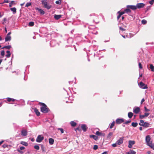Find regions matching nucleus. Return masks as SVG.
<instances>
[{
	"label": "nucleus",
	"mask_w": 154,
	"mask_h": 154,
	"mask_svg": "<svg viewBox=\"0 0 154 154\" xmlns=\"http://www.w3.org/2000/svg\"><path fill=\"white\" fill-rule=\"evenodd\" d=\"M90 138H92L95 140H97L98 139V137L97 136L94 135H90L89 136Z\"/></svg>",
	"instance_id": "obj_16"
},
{
	"label": "nucleus",
	"mask_w": 154,
	"mask_h": 154,
	"mask_svg": "<svg viewBox=\"0 0 154 154\" xmlns=\"http://www.w3.org/2000/svg\"><path fill=\"white\" fill-rule=\"evenodd\" d=\"M32 111H33L35 113L37 116H40V112H39L38 110L36 108H33L32 109Z\"/></svg>",
	"instance_id": "obj_14"
},
{
	"label": "nucleus",
	"mask_w": 154,
	"mask_h": 154,
	"mask_svg": "<svg viewBox=\"0 0 154 154\" xmlns=\"http://www.w3.org/2000/svg\"><path fill=\"white\" fill-rule=\"evenodd\" d=\"M81 128L82 130L84 132H85L86 131L87 129H88V127H87L86 125L85 124L82 125L81 126Z\"/></svg>",
	"instance_id": "obj_15"
},
{
	"label": "nucleus",
	"mask_w": 154,
	"mask_h": 154,
	"mask_svg": "<svg viewBox=\"0 0 154 154\" xmlns=\"http://www.w3.org/2000/svg\"><path fill=\"white\" fill-rule=\"evenodd\" d=\"M57 130H60L61 131V133L63 134L64 133V131L63 128H58Z\"/></svg>",
	"instance_id": "obj_38"
},
{
	"label": "nucleus",
	"mask_w": 154,
	"mask_h": 154,
	"mask_svg": "<svg viewBox=\"0 0 154 154\" xmlns=\"http://www.w3.org/2000/svg\"><path fill=\"white\" fill-rule=\"evenodd\" d=\"M135 143V141L134 140H129L128 141V147L129 148H131L132 146V145H134Z\"/></svg>",
	"instance_id": "obj_9"
},
{
	"label": "nucleus",
	"mask_w": 154,
	"mask_h": 154,
	"mask_svg": "<svg viewBox=\"0 0 154 154\" xmlns=\"http://www.w3.org/2000/svg\"><path fill=\"white\" fill-rule=\"evenodd\" d=\"M138 124L137 122H133L132 123L131 125L133 127H135L137 126Z\"/></svg>",
	"instance_id": "obj_30"
},
{
	"label": "nucleus",
	"mask_w": 154,
	"mask_h": 154,
	"mask_svg": "<svg viewBox=\"0 0 154 154\" xmlns=\"http://www.w3.org/2000/svg\"><path fill=\"white\" fill-rule=\"evenodd\" d=\"M148 146L154 150V144H152V143H151Z\"/></svg>",
	"instance_id": "obj_33"
},
{
	"label": "nucleus",
	"mask_w": 154,
	"mask_h": 154,
	"mask_svg": "<svg viewBox=\"0 0 154 154\" xmlns=\"http://www.w3.org/2000/svg\"><path fill=\"white\" fill-rule=\"evenodd\" d=\"M149 3L151 5H152L154 2V0H149Z\"/></svg>",
	"instance_id": "obj_40"
},
{
	"label": "nucleus",
	"mask_w": 154,
	"mask_h": 154,
	"mask_svg": "<svg viewBox=\"0 0 154 154\" xmlns=\"http://www.w3.org/2000/svg\"><path fill=\"white\" fill-rule=\"evenodd\" d=\"M41 149L42 150L43 152H44L45 151V147L43 145H41Z\"/></svg>",
	"instance_id": "obj_39"
},
{
	"label": "nucleus",
	"mask_w": 154,
	"mask_h": 154,
	"mask_svg": "<svg viewBox=\"0 0 154 154\" xmlns=\"http://www.w3.org/2000/svg\"><path fill=\"white\" fill-rule=\"evenodd\" d=\"M145 116H140V119H142L144 118Z\"/></svg>",
	"instance_id": "obj_62"
},
{
	"label": "nucleus",
	"mask_w": 154,
	"mask_h": 154,
	"mask_svg": "<svg viewBox=\"0 0 154 154\" xmlns=\"http://www.w3.org/2000/svg\"><path fill=\"white\" fill-rule=\"evenodd\" d=\"M44 139V137L42 135H39L37 137L36 141L37 142L40 143Z\"/></svg>",
	"instance_id": "obj_4"
},
{
	"label": "nucleus",
	"mask_w": 154,
	"mask_h": 154,
	"mask_svg": "<svg viewBox=\"0 0 154 154\" xmlns=\"http://www.w3.org/2000/svg\"><path fill=\"white\" fill-rule=\"evenodd\" d=\"M75 131H77V130H78V131H80L81 130V129H80L78 127L77 128H76L75 129Z\"/></svg>",
	"instance_id": "obj_58"
},
{
	"label": "nucleus",
	"mask_w": 154,
	"mask_h": 154,
	"mask_svg": "<svg viewBox=\"0 0 154 154\" xmlns=\"http://www.w3.org/2000/svg\"><path fill=\"white\" fill-rule=\"evenodd\" d=\"M35 9L36 10L38 11L41 14H44L45 12L42 9H40L38 8H36Z\"/></svg>",
	"instance_id": "obj_12"
},
{
	"label": "nucleus",
	"mask_w": 154,
	"mask_h": 154,
	"mask_svg": "<svg viewBox=\"0 0 154 154\" xmlns=\"http://www.w3.org/2000/svg\"><path fill=\"white\" fill-rule=\"evenodd\" d=\"M34 25V23L33 22H30L29 23V26H33Z\"/></svg>",
	"instance_id": "obj_35"
},
{
	"label": "nucleus",
	"mask_w": 154,
	"mask_h": 154,
	"mask_svg": "<svg viewBox=\"0 0 154 154\" xmlns=\"http://www.w3.org/2000/svg\"><path fill=\"white\" fill-rule=\"evenodd\" d=\"M131 122V120H128V121L125 122L124 123V124H126L129 123Z\"/></svg>",
	"instance_id": "obj_52"
},
{
	"label": "nucleus",
	"mask_w": 154,
	"mask_h": 154,
	"mask_svg": "<svg viewBox=\"0 0 154 154\" xmlns=\"http://www.w3.org/2000/svg\"><path fill=\"white\" fill-rule=\"evenodd\" d=\"M54 17L55 19L57 20L61 17V15L55 14L54 16Z\"/></svg>",
	"instance_id": "obj_19"
},
{
	"label": "nucleus",
	"mask_w": 154,
	"mask_h": 154,
	"mask_svg": "<svg viewBox=\"0 0 154 154\" xmlns=\"http://www.w3.org/2000/svg\"><path fill=\"white\" fill-rule=\"evenodd\" d=\"M128 8H129L133 10H135L137 9L136 5H128L127 6Z\"/></svg>",
	"instance_id": "obj_11"
},
{
	"label": "nucleus",
	"mask_w": 154,
	"mask_h": 154,
	"mask_svg": "<svg viewBox=\"0 0 154 154\" xmlns=\"http://www.w3.org/2000/svg\"><path fill=\"white\" fill-rule=\"evenodd\" d=\"M17 151L18 152H20V153L21 154H23V153H24V152H23V151H21L20 150V149H17Z\"/></svg>",
	"instance_id": "obj_49"
},
{
	"label": "nucleus",
	"mask_w": 154,
	"mask_h": 154,
	"mask_svg": "<svg viewBox=\"0 0 154 154\" xmlns=\"http://www.w3.org/2000/svg\"><path fill=\"white\" fill-rule=\"evenodd\" d=\"M124 122V120L122 119H118L116 120V123L117 124H120Z\"/></svg>",
	"instance_id": "obj_10"
},
{
	"label": "nucleus",
	"mask_w": 154,
	"mask_h": 154,
	"mask_svg": "<svg viewBox=\"0 0 154 154\" xmlns=\"http://www.w3.org/2000/svg\"><path fill=\"white\" fill-rule=\"evenodd\" d=\"M119 29L121 30L122 31H125V29H124L121 27H120Z\"/></svg>",
	"instance_id": "obj_55"
},
{
	"label": "nucleus",
	"mask_w": 154,
	"mask_h": 154,
	"mask_svg": "<svg viewBox=\"0 0 154 154\" xmlns=\"http://www.w3.org/2000/svg\"><path fill=\"white\" fill-rule=\"evenodd\" d=\"M42 3L44 7L48 10L50 9L52 7V5L46 0H42Z\"/></svg>",
	"instance_id": "obj_2"
},
{
	"label": "nucleus",
	"mask_w": 154,
	"mask_h": 154,
	"mask_svg": "<svg viewBox=\"0 0 154 154\" xmlns=\"http://www.w3.org/2000/svg\"><path fill=\"white\" fill-rule=\"evenodd\" d=\"M2 146L4 148H5L6 147H7V145L6 144H4Z\"/></svg>",
	"instance_id": "obj_57"
},
{
	"label": "nucleus",
	"mask_w": 154,
	"mask_h": 154,
	"mask_svg": "<svg viewBox=\"0 0 154 154\" xmlns=\"http://www.w3.org/2000/svg\"><path fill=\"white\" fill-rule=\"evenodd\" d=\"M15 4H16V3H15V2L14 1H12L9 3V6L11 7L13 5Z\"/></svg>",
	"instance_id": "obj_22"
},
{
	"label": "nucleus",
	"mask_w": 154,
	"mask_h": 154,
	"mask_svg": "<svg viewBox=\"0 0 154 154\" xmlns=\"http://www.w3.org/2000/svg\"><path fill=\"white\" fill-rule=\"evenodd\" d=\"M70 41L71 42V43H72L73 42V39L71 38H69L67 40L68 42H69V41Z\"/></svg>",
	"instance_id": "obj_48"
},
{
	"label": "nucleus",
	"mask_w": 154,
	"mask_h": 154,
	"mask_svg": "<svg viewBox=\"0 0 154 154\" xmlns=\"http://www.w3.org/2000/svg\"><path fill=\"white\" fill-rule=\"evenodd\" d=\"M139 68L140 69H142L143 68L142 64L140 63H138Z\"/></svg>",
	"instance_id": "obj_41"
},
{
	"label": "nucleus",
	"mask_w": 154,
	"mask_h": 154,
	"mask_svg": "<svg viewBox=\"0 0 154 154\" xmlns=\"http://www.w3.org/2000/svg\"><path fill=\"white\" fill-rule=\"evenodd\" d=\"M118 13L120 15H121V16L122 14H125V12H124V11H122V12H120V11H119L118 12Z\"/></svg>",
	"instance_id": "obj_36"
},
{
	"label": "nucleus",
	"mask_w": 154,
	"mask_h": 154,
	"mask_svg": "<svg viewBox=\"0 0 154 154\" xmlns=\"http://www.w3.org/2000/svg\"><path fill=\"white\" fill-rule=\"evenodd\" d=\"M141 22L142 24H145L146 23L147 21L145 20H142Z\"/></svg>",
	"instance_id": "obj_43"
},
{
	"label": "nucleus",
	"mask_w": 154,
	"mask_h": 154,
	"mask_svg": "<svg viewBox=\"0 0 154 154\" xmlns=\"http://www.w3.org/2000/svg\"><path fill=\"white\" fill-rule=\"evenodd\" d=\"M151 138L149 135H147L146 137V143L147 145L148 146L152 143L150 141Z\"/></svg>",
	"instance_id": "obj_3"
},
{
	"label": "nucleus",
	"mask_w": 154,
	"mask_h": 154,
	"mask_svg": "<svg viewBox=\"0 0 154 154\" xmlns=\"http://www.w3.org/2000/svg\"><path fill=\"white\" fill-rule=\"evenodd\" d=\"M151 153V152L150 151H149L147 152V153L148 154H150Z\"/></svg>",
	"instance_id": "obj_64"
},
{
	"label": "nucleus",
	"mask_w": 154,
	"mask_h": 154,
	"mask_svg": "<svg viewBox=\"0 0 154 154\" xmlns=\"http://www.w3.org/2000/svg\"><path fill=\"white\" fill-rule=\"evenodd\" d=\"M145 4L143 3H137L136 5L137 8H141L144 7Z\"/></svg>",
	"instance_id": "obj_8"
},
{
	"label": "nucleus",
	"mask_w": 154,
	"mask_h": 154,
	"mask_svg": "<svg viewBox=\"0 0 154 154\" xmlns=\"http://www.w3.org/2000/svg\"><path fill=\"white\" fill-rule=\"evenodd\" d=\"M11 45H7V46H5L4 47H3V48H2V49L6 48L7 49H9L10 48H11Z\"/></svg>",
	"instance_id": "obj_29"
},
{
	"label": "nucleus",
	"mask_w": 154,
	"mask_h": 154,
	"mask_svg": "<svg viewBox=\"0 0 154 154\" xmlns=\"http://www.w3.org/2000/svg\"><path fill=\"white\" fill-rule=\"evenodd\" d=\"M11 53H9V54H7L6 55V57H9L11 56Z\"/></svg>",
	"instance_id": "obj_54"
},
{
	"label": "nucleus",
	"mask_w": 154,
	"mask_h": 154,
	"mask_svg": "<svg viewBox=\"0 0 154 154\" xmlns=\"http://www.w3.org/2000/svg\"><path fill=\"white\" fill-rule=\"evenodd\" d=\"M115 125V122L113 121L112 123H111L109 125V128L110 129H112L113 128V127Z\"/></svg>",
	"instance_id": "obj_28"
},
{
	"label": "nucleus",
	"mask_w": 154,
	"mask_h": 154,
	"mask_svg": "<svg viewBox=\"0 0 154 154\" xmlns=\"http://www.w3.org/2000/svg\"><path fill=\"white\" fill-rule=\"evenodd\" d=\"M149 124L147 122H145L144 123H143V125L142 126L143 127H147L149 126Z\"/></svg>",
	"instance_id": "obj_25"
},
{
	"label": "nucleus",
	"mask_w": 154,
	"mask_h": 154,
	"mask_svg": "<svg viewBox=\"0 0 154 154\" xmlns=\"http://www.w3.org/2000/svg\"><path fill=\"white\" fill-rule=\"evenodd\" d=\"M15 100V99H12L11 98L8 97L7 98V101L8 102H10L11 101H12L14 102Z\"/></svg>",
	"instance_id": "obj_31"
},
{
	"label": "nucleus",
	"mask_w": 154,
	"mask_h": 154,
	"mask_svg": "<svg viewBox=\"0 0 154 154\" xmlns=\"http://www.w3.org/2000/svg\"><path fill=\"white\" fill-rule=\"evenodd\" d=\"M145 122H144V121L143 120H141L140 121V123H139V125L141 126H143Z\"/></svg>",
	"instance_id": "obj_32"
},
{
	"label": "nucleus",
	"mask_w": 154,
	"mask_h": 154,
	"mask_svg": "<svg viewBox=\"0 0 154 154\" xmlns=\"http://www.w3.org/2000/svg\"><path fill=\"white\" fill-rule=\"evenodd\" d=\"M96 134L97 136L104 137L105 134L104 133L100 132L99 131H97L96 133Z\"/></svg>",
	"instance_id": "obj_13"
},
{
	"label": "nucleus",
	"mask_w": 154,
	"mask_h": 154,
	"mask_svg": "<svg viewBox=\"0 0 154 154\" xmlns=\"http://www.w3.org/2000/svg\"><path fill=\"white\" fill-rule=\"evenodd\" d=\"M121 15H120L119 14V15L117 16V18L118 19V20L120 17H121Z\"/></svg>",
	"instance_id": "obj_61"
},
{
	"label": "nucleus",
	"mask_w": 154,
	"mask_h": 154,
	"mask_svg": "<svg viewBox=\"0 0 154 154\" xmlns=\"http://www.w3.org/2000/svg\"><path fill=\"white\" fill-rule=\"evenodd\" d=\"M56 3L57 4H59L60 3V2L59 1H57L56 2Z\"/></svg>",
	"instance_id": "obj_63"
},
{
	"label": "nucleus",
	"mask_w": 154,
	"mask_h": 154,
	"mask_svg": "<svg viewBox=\"0 0 154 154\" xmlns=\"http://www.w3.org/2000/svg\"><path fill=\"white\" fill-rule=\"evenodd\" d=\"M128 116H133V113L131 112H129L128 113Z\"/></svg>",
	"instance_id": "obj_51"
},
{
	"label": "nucleus",
	"mask_w": 154,
	"mask_h": 154,
	"mask_svg": "<svg viewBox=\"0 0 154 154\" xmlns=\"http://www.w3.org/2000/svg\"><path fill=\"white\" fill-rule=\"evenodd\" d=\"M13 12V14H15L16 13V8H11L10 9Z\"/></svg>",
	"instance_id": "obj_21"
},
{
	"label": "nucleus",
	"mask_w": 154,
	"mask_h": 154,
	"mask_svg": "<svg viewBox=\"0 0 154 154\" xmlns=\"http://www.w3.org/2000/svg\"><path fill=\"white\" fill-rule=\"evenodd\" d=\"M4 2L5 3H8L9 2V0H4Z\"/></svg>",
	"instance_id": "obj_59"
},
{
	"label": "nucleus",
	"mask_w": 154,
	"mask_h": 154,
	"mask_svg": "<svg viewBox=\"0 0 154 154\" xmlns=\"http://www.w3.org/2000/svg\"><path fill=\"white\" fill-rule=\"evenodd\" d=\"M98 148V146L97 145H94V147H93V149H94V150H96Z\"/></svg>",
	"instance_id": "obj_44"
},
{
	"label": "nucleus",
	"mask_w": 154,
	"mask_h": 154,
	"mask_svg": "<svg viewBox=\"0 0 154 154\" xmlns=\"http://www.w3.org/2000/svg\"><path fill=\"white\" fill-rule=\"evenodd\" d=\"M21 134L23 136H26L27 135V132L25 130H23L21 131Z\"/></svg>",
	"instance_id": "obj_17"
},
{
	"label": "nucleus",
	"mask_w": 154,
	"mask_h": 154,
	"mask_svg": "<svg viewBox=\"0 0 154 154\" xmlns=\"http://www.w3.org/2000/svg\"><path fill=\"white\" fill-rule=\"evenodd\" d=\"M139 86L140 87L143 89H147V87L146 85H145L142 82H140L139 83Z\"/></svg>",
	"instance_id": "obj_6"
},
{
	"label": "nucleus",
	"mask_w": 154,
	"mask_h": 154,
	"mask_svg": "<svg viewBox=\"0 0 154 154\" xmlns=\"http://www.w3.org/2000/svg\"><path fill=\"white\" fill-rule=\"evenodd\" d=\"M11 36L6 35L5 38V42L9 41L11 40Z\"/></svg>",
	"instance_id": "obj_18"
},
{
	"label": "nucleus",
	"mask_w": 154,
	"mask_h": 154,
	"mask_svg": "<svg viewBox=\"0 0 154 154\" xmlns=\"http://www.w3.org/2000/svg\"><path fill=\"white\" fill-rule=\"evenodd\" d=\"M34 147L35 149L37 150H39V147L38 145H35Z\"/></svg>",
	"instance_id": "obj_37"
},
{
	"label": "nucleus",
	"mask_w": 154,
	"mask_h": 154,
	"mask_svg": "<svg viewBox=\"0 0 154 154\" xmlns=\"http://www.w3.org/2000/svg\"><path fill=\"white\" fill-rule=\"evenodd\" d=\"M124 139V137H122L120 138L119 140H118L117 141L116 143L118 145H120L122 144L123 143V140Z\"/></svg>",
	"instance_id": "obj_7"
},
{
	"label": "nucleus",
	"mask_w": 154,
	"mask_h": 154,
	"mask_svg": "<svg viewBox=\"0 0 154 154\" xmlns=\"http://www.w3.org/2000/svg\"><path fill=\"white\" fill-rule=\"evenodd\" d=\"M150 69H151V71L152 72L154 71V66L152 64L150 65Z\"/></svg>",
	"instance_id": "obj_27"
},
{
	"label": "nucleus",
	"mask_w": 154,
	"mask_h": 154,
	"mask_svg": "<svg viewBox=\"0 0 154 154\" xmlns=\"http://www.w3.org/2000/svg\"><path fill=\"white\" fill-rule=\"evenodd\" d=\"M130 152L131 154H135L136 153L135 151L133 150H130Z\"/></svg>",
	"instance_id": "obj_42"
},
{
	"label": "nucleus",
	"mask_w": 154,
	"mask_h": 154,
	"mask_svg": "<svg viewBox=\"0 0 154 154\" xmlns=\"http://www.w3.org/2000/svg\"><path fill=\"white\" fill-rule=\"evenodd\" d=\"M54 42V41H51V42L50 44V45H51V46H54V45H52V43Z\"/></svg>",
	"instance_id": "obj_56"
},
{
	"label": "nucleus",
	"mask_w": 154,
	"mask_h": 154,
	"mask_svg": "<svg viewBox=\"0 0 154 154\" xmlns=\"http://www.w3.org/2000/svg\"><path fill=\"white\" fill-rule=\"evenodd\" d=\"M7 20V19L6 18H4L3 20L2 24H4L6 23Z\"/></svg>",
	"instance_id": "obj_47"
},
{
	"label": "nucleus",
	"mask_w": 154,
	"mask_h": 154,
	"mask_svg": "<svg viewBox=\"0 0 154 154\" xmlns=\"http://www.w3.org/2000/svg\"><path fill=\"white\" fill-rule=\"evenodd\" d=\"M144 101V98H143L141 100V104H142V103Z\"/></svg>",
	"instance_id": "obj_60"
},
{
	"label": "nucleus",
	"mask_w": 154,
	"mask_h": 154,
	"mask_svg": "<svg viewBox=\"0 0 154 154\" xmlns=\"http://www.w3.org/2000/svg\"><path fill=\"white\" fill-rule=\"evenodd\" d=\"M1 55L2 56H4L5 55V51H4L3 50L1 52Z\"/></svg>",
	"instance_id": "obj_50"
},
{
	"label": "nucleus",
	"mask_w": 154,
	"mask_h": 154,
	"mask_svg": "<svg viewBox=\"0 0 154 154\" xmlns=\"http://www.w3.org/2000/svg\"><path fill=\"white\" fill-rule=\"evenodd\" d=\"M49 143L51 145H52L54 144V140L52 138H50L49 139Z\"/></svg>",
	"instance_id": "obj_20"
},
{
	"label": "nucleus",
	"mask_w": 154,
	"mask_h": 154,
	"mask_svg": "<svg viewBox=\"0 0 154 154\" xmlns=\"http://www.w3.org/2000/svg\"><path fill=\"white\" fill-rule=\"evenodd\" d=\"M41 104L42 106L40 108L41 111L43 113H47L50 111L49 109L47 106L43 103H41Z\"/></svg>",
	"instance_id": "obj_1"
},
{
	"label": "nucleus",
	"mask_w": 154,
	"mask_h": 154,
	"mask_svg": "<svg viewBox=\"0 0 154 154\" xmlns=\"http://www.w3.org/2000/svg\"><path fill=\"white\" fill-rule=\"evenodd\" d=\"M117 145H118L117 144V143H116H116H113V144H112V146L114 147H116Z\"/></svg>",
	"instance_id": "obj_46"
},
{
	"label": "nucleus",
	"mask_w": 154,
	"mask_h": 154,
	"mask_svg": "<svg viewBox=\"0 0 154 154\" xmlns=\"http://www.w3.org/2000/svg\"><path fill=\"white\" fill-rule=\"evenodd\" d=\"M31 5V3L30 2L27 3L26 5V7H28Z\"/></svg>",
	"instance_id": "obj_45"
},
{
	"label": "nucleus",
	"mask_w": 154,
	"mask_h": 154,
	"mask_svg": "<svg viewBox=\"0 0 154 154\" xmlns=\"http://www.w3.org/2000/svg\"><path fill=\"white\" fill-rule=\"evenodd\" d=\"M25 147L23 146H21L20 147L19 149H20V150H23L25 149Z\"/></svg>",
	"instance_id": "obj_53"
},
{
	"label": "nucleus",
	"mask_w": 154,
	"mask_h": 154,
	"mask_svg": "<svg viewBox=\"0 0 154 154\" xmlns=\"http://www.w3.org/2000/svg\"><path fill=\"white\" fill-rule=\"evenodd\" d=\"M20 143L21 144L24 145L26 146H27L28 145V143L26 142L23 141H21L20 142Z\"/></svg>",
	"instance_id": "obj_24"
},
{
	"label": "nucleus",
	"mask_w": 154,
	"mask_h": 154,
	"mask_svg": "<svg viewBox=\"0 0 154 154\" xmlns=\"http://www.w3.org/2000/svg\"><path fill=\"white\" fill-rule=\"evenodd\" d=\"M70 124L72 126L75 127L76 125V123L74 121H72L70 122Z\"/></svg>",
	"instance_id": "obj_26"
},
{
	"label": "nucleus",
	"mask_w": 154,
	"mask_h": 154,
	"mask_svg": "<svg viewBox=\"0 0 154 154\" xmlns=\"http://www.w3.org/2000/svg\"><path fill=\"white\" fill-rule=\"evenodd\" d=\"M113 135V133L112 132H110L109 133L108 136H107V137L108 138H110L111 136H112Z\"/></svg>",
	"instance_id": "obj_34"
},
{
	"label": "nucleus",
	"mask_w": 154,
	"mask_h": 154,
	"mask_svg": "<svg viewBox=\"0 0 154 154\" xmlns=\"http://www.w3.org/2000/svg\"><path fill=\"white\" fill-rule=\"evenodd\" d=\"M129 8H128L124 9V12L125 13H129L131 12V10L129 9Z\"/></svg>",
	"instance_id": "obj_23"
},
{
	"label": "nucleus",
	"mask_w": 154,
	"mask_h": 154,
	"mask_svg": "<svg viewBox=\"0 0 154 154\" xmlns=\"http://www.w3.org/2000/svg\"><path fill=\"white\" fill-rule=\"evenodd\" d=\"M140 110V108L138 107H134L133 109V112L135 114H138Z\"/></svg>",
	"instance_id": "obj_5"
}]
</instances>
